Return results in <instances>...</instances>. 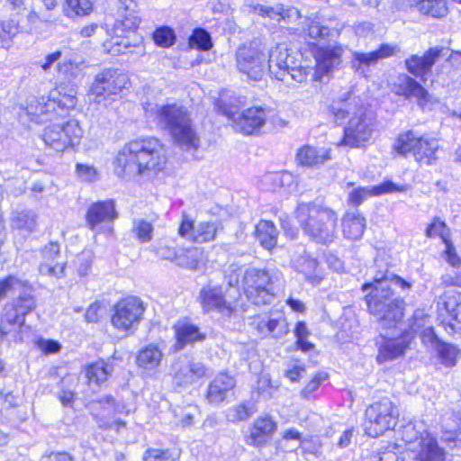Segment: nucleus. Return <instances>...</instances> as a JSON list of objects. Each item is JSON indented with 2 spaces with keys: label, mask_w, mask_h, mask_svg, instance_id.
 <instances>
[{
  "label": "nucleus",
  "mask_w": 461,
  "mask_h": 461,
  "mask_svg": "<svg viewBox=\"0 0 461 461\" xmlns=\"http://www.w3.org/2000/svg\"><path fill=\"white\" fill-rule=\"evenodd\" d=\"M167 163L166 149L156 138L137 139L118 151L114 171L119 177L131 179L161 171Z\"/></svg>",
  "instance_id": "nucleus-1"
},
{
  "label": "nucleus",
  "mask_w": 461,
  "mask_h": 461,
  "mask_svg": "<svg viewBox=\"0 0 461 461\" xmlns=\"http://www.w3.org/2000/svg\"><path fill=\"white\" fill-rule=\"evenodd\" d=\"M329 113L336 124H345L343 138L339 145L359 148L370 140L374 116L360 99L348 98L333 102L329 106Z\"/></svg>",
  "instance_id": "nucleus-2"
},
{
  "label": "nucleus",
  "mask_w": 461,
  "mask_h": 461,
  "mask_svg": "<svg viewBox=\"0 0 461 461\" xmlns=\"http://www.w3.org/2000/svg\"><path fill=\"white\" fill-rule=\"evenodd\" d=\"M143 108L146 117L167 131L176 144L186 150L197 149L199 138L184 105L176 103H146Z\"/></svg>",
  "instance_id": "nucleus-3"
},
{
  "label": "nucleus",
  "mask_w": 461,
  "mask_h": 461,
  "mask_svg": "<svg viewBox=\"0 0 461 461\" xmlns=\"http://www.w3.org/2000/svg\"><path fill=\"white\" fill-rule=\"evenodd\" d=\"M362 291L366 293L367 311L376 318L382 328L391 329L402 321L404 301L396 295L390 286L373 279L372 282L362 285Z\"/></svg>",
  "instance_id": "nucleus-4"
},
{
  "label": "nucleus",
  "mask_w": 461,
  "mask_h": 461,
  "mask_svg": "<svg viewBox=\"0 0 461 461\" xmlns=\"http://www.w3.org/2000/svg\"><path fill=\"white\" fill-rule=\"evenodd\" d=\"M296 220L303 233L314 242L331 243L337 233L338 214L332 209L314 203L297 206Z\"/></svg>",
  "instance_id": "nucleus-5"
},
{
  "label": "nucleus",
  "mask_w": 461,
  "mask_h": 461,
  "mask_svg": "<svg viewBox=\"0 0 461 461\" xmlns=\"http://www.w3.org/2000/svg\"><path fill=\"white\" fill-rule=\"evenodd\" d=\"M241 269L235 265L229 267L225 276L228 285L209 283L200 290L198 300L205 312H217L224 317H230L236 310L230 300V291L240 282Z\"/></svg>",
  "instance_id": "nucleus-6"
},
{
  "label": "nucleus",
  "mask_w": 461,
  "mask_h": 461,
  "mask_svg": "<svg viewBox=\"0 0 461 461\" xmlns=\"http://www.w3.org/2000/svg\"><path fill=\"white\" fill-rule=\"evenodd\" d=\"M17 290H19L18 296L3 307L0 317V339L15 333L23 328L26 315L37 307L34 290L27 281H23Z\"/></svg>",
  "instance_id": "nucleus-7"
},
{
  "label": "nucleus",
  "mask_w": 461,
  "mask_h": 461,
  "mask_svg": "<svg viewBox=\"0 0 461 461\" xmlns=\"http://www.w3.org/2000/svg\"><path fill=\"white\" fill-rule=\"evenodd\" d=\"M408 450L416 453L418 461H446V452L422 425L408 424L402 430Z\"/></svg>",
  "instance_id": "nucleus-8"
},
{
  "label": "nucleus",
  "mask_w": 461,
  "mask_h": 461,
  "mask_svg": "<svg viewBox=\"0 0 461 461\" xmlns=\"http://www.w3.org/2000/svg\"><path fill=\"white\" fill-rule=\"evenodd\" d=\"M438 141L434 138L418 137L412 131L400 134L393 149L402 156L412 153L416 161L431 165L438 159Z\"/></svg>",
  "instance_id": "nucleus-9"
},
{
  "label": "nucleus",
  "mask_w": 461,
  "mask_h": 461,
  "mask_svg": "<svg viewBox=\"0 0 461 461\" xmlns=\"http://www.w3.org/2000/svg\"><path fill=\"white\" fill-rule=\"evenodd\" d=\"M399 411L389 398L372 403L366 410L365 429L368 436L377 438L385 431L393 429L397 424Z\"/></svg>",
  "instance_id": "nucleus-10"
},
{
  "label": "nucleus",
  "mask_w": 461,
  "mask_h": 461,
  "mask_svg": "<svg viewBox=\"0 0 461 461\" xmlns=\"http://www.w3.org/2000/svg\"><path fill=\"white\" fill-rule=\"evenodd\" d=\"M273 280L268 271L248 268L242 275V288L249 301L256 305L270 304L275 297Z\"/></svg>",
  "instance_id": "nucleus-11"
},
{
  "label": "nucleus",
  "mask_w": 461,
  "mask_h": 461,
  "mask_svg": "<svg viewBox=\"0 0 461 461\" xmlns=\"http://www.w3.org/2000/svg\"><path fill=\"white\" fill-rule=\"evenodd\" d=\"M83 131L77 120L68 121L64 124H53L46 127L42 140L47 147L57 152H63L80 142Z\"/></svg>",
  "instance_id": "nucleus-12"
},
{
  "label": "nucleus",
  "mask_w": 461,
  "mask_h": 461,
  "mask_svg": "<svg viewBox=\"0 0 461 461\" xmlns=\"http://www.w3.org/2000/svg\"><path fill=\"white\" fill-rule=\"evenodd\" d=\"M312 51L315 59L312 81L321 82L324 77L329 78L335 70L339 68L345 53V47L334 43L314 46Z\"/></svg>",
  "instance_id": "nucleus-13"
},
{
  "label": "nucleus",
  "mask_w": 461,
  "mask_h": 461,
  "mask_svg": "<svg viewBox=\"0 0 461 461\" xmlns=\"http://www.w3.org/2000/svg\"><path fill=\"white\" fill-rule=\"evenodd\" d=\"M238 69L252 80H260L267 70L266 57L257 41L243 45L236 53Z\"/></svg>",
  "instance_id": "nucleus-14"
},
{
  "label": "nucleus",
  "mask_w": 461,
  "mask_h": 461,
  "mask_svg": "<svg viewBox=\"0 0 461 461\" xmlns=\"http://www.w3.org/2000/svg\"><path fill=\"white\" fill-rule=\"evenodd\" d=\"M144 312L143 302L139 297H125L115 304L112 323L120 330L135 329L141 321Z\"/></svg>",
  "instance_id": "nucleus-15"
},
{
  "label": "nucleus",
  "mask_w": 461,
  "mask_h": 461,
  "mask_svg": "<svg viewBox=\"0 0 461 461\" xmlns=\"http://www.w3.org/2000/svg\"><path fill=\"white\" fill-rule=\"evenodd\" d=\"M129 78L116 68H106L99 72L91 86L90 92L96 98L105 99L120 94L126 88Z\"/></svg>",
  "instance_id": "nucleus-16"
},
{
  "label": "nucleus",
  "mask_w": 461,
  "mask_h": 461,
  "mask_svg": "<svg viewBox=\"0 0 461 461\" xmlns=\"http://www.w3.org/2000/svg\"><path fill=\"white\" fill-rule=\"evenodd\" d=\"M437 308L439 315L443 312L447 316L441 320V325L448 334L461 332V303L456 289L446 290L437 302Z\"/></svg>",
  "instance_id": "nucleus-17"
},
{
  "label": "nucleus",
  "mask_w": 461,
  "mask_h": 461,
  "mask_svg": "<svg viewBox=\"0 0 461 461\" xmlns=\"http://www.w3.org/2000/svg\"><path fill=\"white\" fill-rule=\"evenodd\" d=\"M220 227L221 223L217 221H203L194 224L186 214H183L178 233L190 241L206 243L215 240Z\"/></svg>",
  "instance_id": "nucleus-18"
},
{
  "label": "nucleus",
  "mask_w": 461,
  "mask_h": 461,
  "mask_svg": "<svg viewBox=\"0 0 461 461\" xmlns=\"http://www.w3.org/2000/svg\"><path fill=\"white\" fill-rule=\"evenodd\" d=\"M399 51L397 45L382 44L371 52L353 51L350 60L352 69L358 75L368 77L370 68L375 66L380 59L389 58Z\"/></svg>",
  "instance_id": "nucleus-19"
},
{
  "label": "nucleus",
  "mask_w": 461,
  "mask_h": 461,
  "mask_svg": "<svg viewBox=\"0 0 461 461\" xmlns=\"http://www.w3.org/2000/svg\"><path fill=\"white\" fill-rule=\"evenodd\" d=\"M118 216L115 204L113 200L100 201L91 204L86 212V225L95 232H112L111 226H102L103 223H110Z\"/></svg>",
  "instance_id": "nucleus-20"
},
{
  "label": "nucleus",
  "mask_w": 461,
  "mask_h": 461,
  "mask_svg": "<svg viewBox=\"0 0 461 461\" xmlns=\"http://www.w3.org/2000/svg\"><path fill=\"white\" fill-rule=\"evenodd\" d=\"M266 110L260 106L245 109L238 117L232 118V126L238 132L253 135L259 132L267 122Z\"/></svg>",
  "instance_id": "nucleus-21"
},
{
  "label": "nucleus",
  "mask_w": 461,
  "mask_h": 461,
  "mask_svg": "<svg viewBox=\"0 0 461 461\" xmlns=\"http://www.w3.org/2000/svg\"><path fill=\"white\" fill-rule=\"evenodd\" d=\"M207 368L201 362L178 360L173 365V381L177 387H185L206 375Z\"/></svg>",
  "instance_id": "nucleus-22"
},
{
  "label": "nucleus",
  "mask_w": 461,
  "mask_h": 461,
  "mask_svg": "<svg viewBox=\"0 0 461 461\" xmlns=\"http://www.w3.org/2000/svg\"><path fill=\"white\" fill-rule=\"evenodd\" d=\"M294 58L291 56L284 44H277L269 50L267 68L272 78L284 81L288 76L289 68L294 64Z\"/></svg>",
  "instance_id": "nucleus-23"
},
{
  "label": "nucleus",
  "mask_w": 461,
  "mask_h": 461,
  "mask_svg": "<svg viewBox=\"0 0 461 461\" xmlns=\"http://www.w3.org/2000/svg\"><path fill=\"white\" fill-rule=\"evenodd\" d=\"M392 91L405 99L416 98L418 104L423 107L429 101L428 91L414 78L400 74L392 84Z\"/></svg>",
  "instance_id": "nucleus-24"
},
{
  "label": "nucleus",
  "mask_w": 461,
  "mask_h": 461,
  "mask_svg": "<svg viewBox=\"0 0 461 461\" xmlns=\"http://www.w3.org/2000/svg\"><path fill=\"white\" fill-rule=\"evenodd\" d=\"M291 263L296 271L302 273L305 279L312 284L319 285L321 281V272L318 268V261L311 258L303 246H298L292 255Z\"/></svg>",
  "instance_id": "nucleus-25"
},
{
  "label": "nucleus",
  "mask_w": 461,
  "mask_h": 461,
  "mask_svg": "<svg viewBox=\"0 0 461 461\" xmlns=\"http://www.w3.org/2000/svg\"><path fill=\"white\" fill-rule=\"evenodd\" d=\"M378 348L376 360L382 364L402 356L409 346L405 337L385 338L379 336L375 340Z\"/></svg>",
  "instance_id": "nucleus-26"
},
{
  "label": "nucleus",
  "mask_w": 461,
  "mask_h": 461,
  "mask_svg": "<svg viewBox=\"0 0 461 461\" xmlns=\"http://www.w3.org/2000/svg\"><path fill=\"white\" fill-rule=\"evenodd\" d=\"M442 49L430 48L423 56L411 55L405 60L407 70L416 77L423 79L440 57Z\"/></svg>",
  "instance_id": "nucleus-27"
},
{
  "label": "nucleus",
  "mask_w": 461,
  "mask_h": 461,
  "mask_svg": "<svg viewBox=\"0 0 461 461\" xmlns=\"http://www.w3.org/2000/svg\"><path fill=\"white\" fill-rule=\"evenodd\" d=\"M57 108H59L58 103L50 93L48 97L41 96L31 101L26 108V113L32 122L42 123L50 120L53 114L58 113Z\"/></svg>",
  "instance_id": "nucleus-28"
},
{
  "label": "nucleus",
  "mask_w": 461,
  "mask_h": 461,
  "mask_svg": "<svg viewBox=\"0 0 461 461\" xmlns=\"http://www.w3.org/2000/svg\"><path fill=\"white\" fill-rule=\"evenodd\" d=\"M60 254V245L59 242H50L41 249V256L44 262L39 266V271L41 275L60 278L64 276L65 264H52Z\"/></svg>",
  "instance_id": "nucleus-29"
},
{
  "label": "nucleus",
  "mask_w": 461,
  "mask_h": 461,
  "mask_svg": "<svg viewBox=\"0 0 461 461\" xmlns=\"http://www.w3.org/2000/svg\"><path fill=\"white\" fill-rule=\"evenodd\" d=\"M276 422L268 415L258 417L253 422L246 442L254 447L264 445L276 430Z\"/></svg>",
  "instance_id": "nucleus-30"
},
{
  "label": "nucleus",
  "mask_w": 461,
  "mask_h": 461,
  "mask_svg": "<svg viewBox=\"0 0 461 461\" xmlns=\"http://www.w3.org/2000/svg\"><path fill=\"white\" fill-rule=\"evenodd\" d=\"M140 23L137 2L135 0H118L116 28H121L122 31H134Z\"/></svg>",
  "instance_id": "nucleus-31"
},
{
  "label": "nucleus",
  "mask_w": 461,
  "mask_h": 461,
  "mask_svg": "<svg viewBox=\"0 0 461 461\" xmlns=\"http://www.w3.org/2000/svg\"><path fill=\"white\" fill-rule=\"evenodd\" d=\"M402 190V188L397 187L392 181H385L375 186L357 187L348 193V203L353 206H359L370 196H377Z\"/></svg>",
  "instance_id": "nucleus-32"
},
{
  "label": "nucleus",
  "mask_w": 461,
  "mask_h": 461,
  "mask_svg": "<svg viewBox=\"0 0 461 461\" xmlns=\"http://www.w3.org/2000/svg\"><path fill=\"white\" fill-rule=\"evenodd\" d=\"M236 385V380L233 376L226 373H220L209 384L206 393V399L211 404H220L226 397L227 393Z\"/></svg>",
  "instance_id": "nucleus-33"
},
{
  "label": "nucleus",
  "mask_w": 461,
  "mask_h": 461,
  "mask_svg": "<svg viewBox=\"0 0 461 461\" xmlns=\"http://www.w3.org/2000/svg\"><path fill=\"white\" fill-rule=\"evenodd\" d=\"M330 159V150L324 148L317 149L304 145L296 153L295 160L299 166L312 167L322 165Z\"/></svg>",
  "instance_id": "nucleus-34"
},
{
  "label": "nucleus",
  "mask_w": 461,
  "mask_h": 461,
  "mask_svg": "<svg viewBox=\"0 0 461 461\" xmlns=\"http://www.w3.org/2000/svg\"><path fill=\"white\" fill-rule=\"evenodd\" d=\"M366 219L358 212H347L342 218V230L344 237L348 240L360 239L366 230Z\"/></svg>",
  "instance_id": "nucleus-35"
},
{
  "label": "nucleus",
  "mask_w": 461,
  "mask_h": 461,
  "mask_svg": "<svg viewBox=\"0 0 461 461\" xmlns=\"http://www.w3.org/2000/svg\"><path fill=\"white\" fill-rule=\"evenodd\" d=\"M37 219L38 215L32 210L14 211L10 216L11 227L29 235L36 230Z\"/></svg>",
  "instance_id": "nucleus-36"
},
{
  "label": "nucleus",
  "mask_w": 461,
  "mask_h": 461,
  "mask_svg": "<svg viewBox=\"0 0 461 461\" xmlns=\"http://www.w3.org/2000/svg\"><path fill=\"white\" fill-rule=\"evenodd\" d=\"M176 330V349L181 350L187 344L200 341L204 339V335L200 331L199 328L194 324L183 322L175 326Z\"/></svg>",
  "instance_id": "nucleus-37"
},
{
  "label": "nucleus",
  "mask_w": 461,
  "mask_h": 461,
  "mask_svg": "<svg viewBox=\"0 0 461 461\" xmlns=\"http://www.w3.org/2000/svg\"><path fill=\"white\" fill-rule=\"evenodd\" d=\"M163 357L161 349L153 344L143 348L137 356V365L145 370H154L159 366Z\"/></svg>",
  "instance_id": "nucleus-38"
},
{
  "label": "nucleus",
  "mask_w": 461,
  "mask_h": 461,
  "mask_svg": "<svg viewBox=\"0 0 461 461\" xmlns=\"http://www.w3.org/2000/svg\"><path fill=\"white\" fill-rule=\"evenodd\" d=\"M375 270L374 274V280L380 281L385 284L386 286H390L394 285L402 289V291H409L412 285L402 279L401 276L395 275L394 273L389 271L386 264H379L378 261H375Z\"/></svg>",
  "instance_id": "nucleus-39"
},
{
  "label": "nucleus",
  "mask_w": 461,
  "mask_h": 461,
  "mask_svg": "<svg viewBox=\"0 0 461 461\" xmlns=\"http://www.w3.org/2000/svg\"><path fill=\"white\" fill-rule=\"evenodd\" d=\"M277 230L269 221H260L256 227V237L262 247L272 249L277 242Z\"/></svg>",
  "instance_id": "nucleus-40"
},
{
  "label": "nucleus",
  "mask_w": 461,
  "mask_h": 461,
  "mask_svg": "<svg viewBox=\"0 0 461 461\" xmlns=\"http://www.w3.org/2000/svg\"><path fill=\"white\" fill-rule=\"evenodd\" d=\"M257 412V407L254 402H241L226 410L225 416L228 421L237 423L246 421Z\"/></svg>",
  "instance_id": "nucleus-41"
},
{
  "label": "nucleus",
  "mask_w": 461,
  "mask_h": 461,
  "mask_svg": "<svg viewBox=\"0 0 461 461\" xmlns=\"http://www.w3.org/2000/svg\"><path fill=\"white\" fill-rule=\"evenodd\" d=\"M51 96L57 101L59 109H73L77 104V92L73 87L68 88L60 84L54 90L50 91Z\"/></svg>",
  "instance_id": "nucleus-42"
},
{
  "label": "nucleus",
  "mask_w": 461,
  "mask_h": 461,
  "mask_svg": "<svg viewBox=\"0 0 461 461\" xmlns=\"http://www.w3.org/2000/svg\"><path fill=\"white\" fill-rule=\"evenodd\" d=\"M113 371L112 366L104 360L96 361L91 364L86 369V376L90 384L100 385L105 382Z\"/></svg>",
  "instance_id": "nucleus-43"
},
{
  "label": "nucleus",
  "mask_w": 461,
  "mask_h": 461,
  "mask_svg": "<svg viewBox=\"0 0 461 461\" xmlns=\"http://www.w3.org/2000/svg\"><path fill=\"white\" fill-rule=\"evenodd\" d=\"M418 8L420 13L432 17L441 18L447 14L446 0H420Z\"/></svg>",
  "instance_id": "nucleus-44"
},
{
  "label": "nucleus",
  "mask_w": 461,
  "mask_h": 461,
  "mask_svg": "<svg viewBox=\"0 0 461 461\" xmlns=\"http://www.w3.org/2000/svg\"><path fill=\"white\" fill-rule=\"evenodd\" d=\"M249 10L263 17H268L272 20L280 22L289 16L290 10L284 9L281 5L267 6L263 5H250Z\"/></svg>",
  "instance_id": "nucleus-45"
},
{
  "label": "nucleus",
  "mask_w": 461,
  "mask_h": 461,
  "mask_svg": "<svg viewBox=\"0 0 461 461\" xmlns=\"http://www.w3.org/2000/svg\"><path fill=\"white\" fill-rule=\"evenodd\" d=\"M202 258V251L197 248L181 250L176 258V265L189 269H196Z\"/></svg>",
  "instance_id": "nucleus-46"
},
{
  "label": "nucleus",
  "mask_w": 461,
  "mask_h": 461,
  "mask_svg": "<svg viewBox=\"0 0 461 461\" xmlns=\"http://www.w3.org/2000/svg\"><path fill=\"white\" fill-rule=\"evenodd\" d=\"M92 4L89 0H66L64 12L67 16H84L89 14Z\"/></svg>",
  "instance_id": "nucleus-47"
},
{
  "label": "nucleus",
  "mask_w": 461,
  "mask_h": 461,
  "mask_svg": "<svg viewBox=\"0 0 461 461\" xmlns=\"http://www.w3.org/2000/svg\"><path fill=\"white\" fill-rule=\"evenodd\" d=\"M131 231L140 242L147 243L152 240L153 226L145 220H134Z\"/></svg>",
  "instance_id": "nucleus-48"
},
{
  "label": "nucleus",
  "mask_w": 461,
  "mask_h": 461,
  "mask_svg": "<svg viewBox=\"0 0 461 461\" xmlns=\"http://www.w3.org/2000/svg\"><path fill=\"white\" fill-rule=\"evenodd\" d=\"M435 350L438 352L442 364L446 366H453L456 365V357L459 353L457 348L442 341Z\"/></svg>",
  "instance_id": "nucleus-49"
},
{
  "label": "nucleus",
  "mask_w": 461,
  "mask_h": 461,
  "mask_svg": "<svg viewBox=\"0 0 461 461\" xmlns=\"http://www.w3.org/2000/svg\"><path fill=\"white\" fill-rule=\"evenodd\" d=\"M313 72L314 68L297 64L296 61L294 60V64H292L289 68L288 76H290L295 82L302 84L306 82L309 77H311V80L312 81Z\"/></svg>",
  "instance_id": "nucleus-50"
},
{
  "label": "nucleus",
  "mask_w": 461,
  "mask_h": 461,
  "mask_svg": "<svg viewBox=\"0 0 461 461\" xmlns=\"http://www.w3.org/2000/svg\"><path fill=\"white\" fill-rule=\"evenodd\" d=\"M189 44L192 48L207 50L212 47L211 36L203 29H195L189 39Z\"/></svg>",
  "instance_id": "nucleus-51"
},
{
  "label": "nucleus",
  "mask_w": 461,
  "mask_h": 461,
  "mask_svg": "<svg viewBox=\"0 0 461 461\" xmlns=\"http://www.w3.org/2000/svg\"><path fill=\"white\" fill-rule=\"evenodd\" d=\"M153 40L157 45L167 48L174 44L176 41V35L171 28L167 26H162L158 28L153 32Z\"/></svg>",
  "instance_id": "nucleus-52"
},
{
  "label": "nucleus",
  "mask_w": 461,
  "mask_h": 461,
  "mask_svg": "<svg viewBox=\"0 0 461 461\" xmlns=\"http://www.w3.org/2000/svg\"><path fill=\"white\" fill-rule=\"evenodd\" d=\"M308 36L312 40L324 39L330 34V28L321 25V23L315 19H307L304 29Z\"/></svg>",
  "instance_id": "nucleus-53"
},
{
  "label": "nucleus",
  "mask_w": 461,
  "mask_h": 461,
  "mask_svg": "<svg viewBox=\"0 0 461 461\" xmlns=\"http://www.w3.org/2000/svg\"><path fill=\"white\" fill-rule=\"evenodd\" d=\"M178 457V454L169 449L149 448L143 455V461H176Z\"/></svg>",
  "instance_id": "nucleus-54"
},
{
  "label": "nucleus",
  "mask_w": 461,
  "mask_h": 461,
  "mask_svg": "<svg viewBox=\"0 0 461 461\" xmlns=\"http://www.w3.org/2000/svg\"><path fill=\"white\" fill-rule=\"evenodd\" d=\"M287 332L288 325L284 317L268 318L267 335L278 339L284 337Z\"/></svg>",
  "instance_id": "nucleus-55"
},
{
  "label": "nucleus",
  "mask_w": 461,
  "mask_h": 461,
  "mask_svg": "<svg viewBox=\"0 0 461 461\" xmlns=\"http://www.w3.org/2000/svg\"><path fill=\"white\" fill-rule=\"evenodd\" d=\"M277 387L272 385L271 380L267 375H262L257 383V392L264 400H269L274 397Z\"/></svg>",
  "instance_id": "nucleus-56"
},
{
  "label": "nucleus",
  "mask_w": 461,
  "mask_h": 461,
  "mask_svg": "<svg viewBox=\"0 0 461 461\" xmlns=\"http://www.w3.org/2000/svg\"><path fill=\"white\" fill-rule=\"evenodd\" d=\"M426 236L429 238L438 236L442 239V240L444 242L445 240H448V229L444 221L436 218L427 227Z\"/></svg>",
  "instance_id": "nucleus-57"
},
{
  "label": "nucleus",
  "mask_w": 461,
  "mask_h": 461,
  "mask_svg": "<svg viewBox=\"0 0 461 461\" xmlns=\"http://www.w3.org/2000/svg\"><path fill=\"white\" fill-rule=\"evenodd\" d=\"M76 172L81 181L95 182L98 180L99 175L97 169L91 165L77 163Z\"/></svg>",
  "instance_id": "nucleus-58"
},
{
  "label": "nucleus",
  "mask_w": 461,
  "mask_h": 461,
  "mask_svg": "<svg viewBox=\"0 0 461 461\" xmlns=\"http://www.w3.org/2000/svg\"><path fill=\"white\" fill-rule=\"evenodd\" d=\"M328 378V375L324 372L317 373L313 378L301 391V396L309 400L312 393L315 392L321 384Z\"/></svg>",
  "instance_id": "nucleus-59"
},
{
  "label": "nucleus",
  "mask_w": 461,
  "mask_h": 461,
  "mask_svg": "<svg viewBox=\"0 0 461 461\" xmlns=\"http://www.w3.org/2000/svg\"><path fill=\"white\" fill-rule=\"evenodd\" d=\"M98 402L113 407L112 412L114 414H129L131 411L130 407L125 402H116L115 399L111 395H105L98 399Z\"/></svg>",
  "instance_id": "nucleus-60"
},
{
  "label": "nucleus",
  "mask_w": 461,
  "mask_h": 461,
  "mask_svg": "<svg viewBox=\"0 0 461 461\" xmlns=\"http://www.w3.org/2000/svg\"><path fill=\"white\" fill-rule=\"evenodd\" d=\"M24 280H21L14 276H8L5 279L0 281V301L6 296V294L12 291L18 289L21 284Z\"/></svg>",
  "instance_id": "nucleus-61"
},
{
  "label": "nucleus",
  "mask_w": 461,
  "mask_h": 461,
  "mask_svg": "<svg viewBox=\"0 0 461 461\" xmlns=\"http://www.w3.org/2000/svg\"><path fill=\"white\" fill-rule=\"evenodd\" d=\"M420 338L422 343L429 348L436 349L438 345L442 342L437 336L432 327L425 328L421 333Z\"/></svg>",
  "instance_id": "nucleus-62"
},
{
  "label": "nucleus",
  "mask_w": 461,
  "mask_h": 461,
  "mask_svg": "<svg viewBox=\"0 0 461 461\" xmlns=\"http://www.w3.org/2000/svg\"><path fill=\"white\" fill-rule=\"evenodd\" d=\"M17 28L13 22L0 23V48H4L16 33Z\"/></svg>",
  "instance_id": "nucleus-63"
},
{
  "label": "nucleus",
  "mask_w": 461,
  "mask_h": 461,
  "mask_svg": "<svg viewBox=\"0 0 461 461\" xmlns=\"http://www.w3.org/2000/svg\"><path fill=\"white\" fill-rule=\"evenodd\" d=\"M395 447H389L386 450L373 456V461H404L395 451Z\"/></svg>",
  "instance_id": "nucleus-64"
}]
</instances>
